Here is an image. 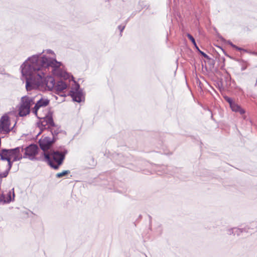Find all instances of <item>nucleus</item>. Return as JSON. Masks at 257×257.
I'll return each mask as SVG.
<instances>
[{"label": "nucleus", "mask_w": 257, "mask_h": 257, "mask_svg": "<svg viewBox=\"0 0 257 257\" xmlns=\"http://www.w3.org/2000/svg\"><path fill=\"white\" fill-rule=\"evenodd\" d=\"M230 45H231V46L232 47L235 48V49H237V50H241V48H238V47H237V46H236L235 45H233V44L232 43H230Z\"/></svg>", "instance_id": "6ab92c4d"}, {"label": "nucleus", "mask_w": 257, "mask_h": 257, "mask_svg": "<svg viewBox=\"0 0 257 257\" xmlns=\"http://www.w3.org/2000/svg\"><path fill=\"white\" fill-rule=\"evenodd\" d=\"M0 130L6 133H9L12 130L10 118L7 114H5L1 118Z\"/></svg>", "instance_id": "0eeeda50"}, {"label": "nucleus", "mask_w": 257, "mask_h": 257, "mask_svg": "<svg viewBox=\"0 0 257 257\" xmlns=\"http://www.w3.org/2000/svg\"><path fill=\"white\" fill-rule=\"evenodd\" d=\"M233 230L234 231V233H236L237 235H239L240 233L242 232L243 230L239 228H233Z\"/></svg>", "instance_id": "a211bd4d"}, {"label": "nucleus", "mask_w": 257, "mask_h": 257, "mask_svg": "<svg viewBox=\"0 0 257 257\" xmlns=\"http://www.w3.org/2000/svg\"><path fill=\"white\" fill-rule=\"evenodd\" d=\"M38 147L36 145H31L25 149L24 158L33 159L37 154Z\"/></svg>", "instance_id": "6e6552de"}, {"label": "nucleus", "mask_w": 257, "mask_h": 257, "mask_svg": "<svg viewBox=\"0 0 257 257\" xmlns=\"http://www.w3.org/2000/svg\"><path fill=\"white\" fill-rule=\"evenodd\" d=\"M61 64L55 60L49 61L46 58H41L40 59L34 58L32 59L31 64H26L22 69V73L26 72V70L33 69V71H31L29 75L30 76H35L37 74L38 81L37 83H40L42 82V78L44 76V69L48 66H51L53 68H58Z\"/></svg>", "instance_id": "f03ea898"}, {"label": "nucleus", "mask_w": 257, "mask_h": 257, "mask_svg": "<svg viewBox=\"0 0 257 257\" xmlns=\"http://www.w3.org/2000/svg\"><path fill=\"white\" fill-rule=\"evenodd\" d=\"M200 53H201L202 54V55L203 56H204L205 57L208 58V56H207L206 54H205L204 53H203V52H201V51H200Z\"/></svg>", "instance_id": "412c9836"}, {"label": "nucleus", "mask_w": 257, "mask_h": 257, "mask_svg": "<svg viewBox=\"0 0 257 257\" xmlns=\"http://www.w3.org/2000/svg\"><path fill=\"white\" fill-rule=\"evenodd\" d=\"M31 71H33V69H28L26 70V72L23 73L24 75H26V76H29V78L32 80L34 79L35 83L40 85L42 83H43L44 81L45 84H46V86L48 87L49 89H53L55 86V83L54 79L52 76H48L45 77V79L43 80V78H44L45 76L42 78V82L39 83H37V81H38V77L37 76V74H35V76H30L29 74L30 73Z\"/></svg>", "instance_id": "39448f33"}, {"label": "nucleus", "mask_w": 257, "mask_h": 257, "mask_svg": "<svg viewBox=\"0 0 257 257\" xmlns=\"http://www.w3.org/2000/svg\"><path fill=\"white\" fill-rule=\"evenodd\" d=\"M231 84V78L230 74L226 72L223 76V78L221 79L219 83H218V86L220 88L228 89Z\"/></svg>", "instance_id": "1a4fd4ad"}, {"label": "nucleus", "mask_w": 257, "mask_h": 257, "mask_svg": "<svg viewBox=\"0 0 257 257\" xmlns=\"http://www.w3.org/2000/svg\"><path fill=\"white\" fill-rule=\"evenodd\" d=\"M34 104L32 98L24 96L22 98L21 103L19 109V114L21 116H25L30 112L31 106Z\"/></svg>", "instance_id": "20e7f679"}, {"label": "nucleus", "mask_w": 257, "mask_h": 257, "mask_svg": "<svg viewBox=\"0 0 257 257\" xmlns=\"http://www.w3.org/2000/svg\"><path fill=\"white\" fill-rule=\"evenodd\" d=\"M49 103V100L47 99L41 98L40 99L37 103L35 104V106L33 109V112L35 113L36 115H38V113H39V109L42 107H45L48 105Z\"/></svg>", "instance_id": "9b49d317"}, {"label": "nucleus", "mask_w": 257, "mask_h": 257, "mask_svg": "<svg viewBox=\"0 0 257 257\" xmlns=\"http://www.w3.org/2000/svg\"><path fill=\"white\" fill-rule=\"evenodd\" d=\"M23 149L17 147L13 149H3L0 152V177H6L12 168L13 162L22 158L20 154Z\"/></svg>", "instance_id": "f257e3e1"}, {"label": "nucleus", "mask_w": 257, "mask_h": 257, "mask_svg": "<svg viewBox=\"0 0 257 257\" xmlns=\"http://www.w3.org/2000/svg\"><path fill=\"white\" fill-rule=\"evenodd\" d=\"M217 35L218 36V37L221 38V39H223L221 36H220L218 34Z\"/></svg>", "instance_id": "4be33fe9"}, {"label": "nucleus", "mask_w": 257, "mask_h": 257, "mask_svg": "<svg viewBox=\"0 0 257 257\" xmlns=\"http://www.w3.org/2000/svg\"><path fill=\"white\" fill-rule=\"evenodd\" d=\"M71 93L73 100L78 102H80L81 101L82 95L80 92L77 91H71Z\"/></svg>", "instance_id": "ddd939ff"}, {"label": "nucleus", "mask_w": 257, "mask_h": 257, "mask_svg": "<svg viewBox=\"0 0 257 257\" xmlns=\"http://www.w3.org/2000/svg\"><path fill=\"white\" fill-rule=\"evenodd\" d=\"M40 120L38 122L37 125L39 129L42 132L44 130L46 129L47 127H49L50 125L53 123V120L52 118L47 116V114L42 115L40 113H38L36 115Z\"/></svg>", "instance_id": "423d86ee"}, {"label": "nucleus", "mask_w": 257, "mask_h": 257, "mask_svg": "<svg viewBox=\"0 0 257 257\" xmlns=\"http://www.w3.org/2000/svg\"><path fill=\"white\" fill-rule=\"evenodd\" d=\"M45 158L49 165L54 169H58L65 159V153L53 152L50 154L45 153Z\"/></svg>", "instance_id": "7ed1b4c3"}, {"label": "nucleus", "mask_w": 257, "mask_h": 257, "mask_svg": "<svg viewBox=\"0 0 257 257\" xmlns=\"http://www.w3.org/2000/svg\"><path fill=\"white\" fill-rule=\"evenodd\" d=\"M230 107L233 111L239 112L240 114L245 113V110L235 102H234Z\"/></svg>", "instance_id": "f8f14e48"}, {"label": "nucleus", "mask_w": 257, "mask_h": 257, "mask_svg": "<svg viewBox=\"0 0 257 257\" xmlns=\"http://www.w3.org/2000/svg\"><path fill=\"white\" fill-rule=\"evenodd\" d=\"M187 37L189 39V40L192 42V43L193 44V45L195 46V47L199 50L197 45H196V43L195 42V40L194 39V38L193 37V36L189 34H187Z\"/></svg>", "instance_id": "dca6fc26"}, {"label": "nucleus", "mask_w": 257, "mask_h": 257, "mask_svg": "<svg viewBox=\"0 0 257 257\" xmlns=\"http://www.w3.org/2000/svg\"><path fill=\"white\" fill-rule=\"evenodd\" d=\"M0 201H4V202H6V200L5 199V198H4V197H3V195H0Z\"/></svg>", "instance_id": "aec40b11"}, {"label": "nucleus", "mask_w": 257, "mask_h": 257, "mask_svg": "<svg viewBox=\"0 0 257 257\" xmlns=\"http://www.w3.org/2000/svg\"><path fill=\"white\" fill-rule=\"evenodd\" d=\"M39 145L41 148L44 151L48 150L51 146L53 142L50 138L42 137L39 140Z\"/></svg>", "instance_id": "9d476101"}, {"label": "nucleus", "mask_w": 257, "mask_h": 257, "mask_svg": "<svg viewBox=\"0 0 257 257\" xmlns=\"http://www.w3.org/2000/svg\"><path fill=\"white\" fill-rule=\"evenodd\" d=\"M223 97L225 100L229 104L230 106H231V105L233 104V103L234 102L230 97L227 96H224Z\"/></svg>", "instance_id": "f3484780"}, {"label": "nucleus", "mask_w": 257, "mask_h": 257, "mask_svg": "<svg viewBox=\"0 0 257 257\" xmlns=\"http://www.w3.org/2000/svg\"><path fill=\"white\" fill-rule=\"evenodd\" d=\"M69 173H70V171L69 170H65V171H63L62 172L57 173L56 176L57 178H61L63 176H65L67 175L68 174H69Z\"/></svg>", "instance_id": "2eb2a0df"}, {"label": "nucleus", "mask_w": 257, "mask_h": 257, "mask_svg": "<svg viewBox=\"0 0 257 257\" xmlns=\"http://www.w3.org/2000/svg\"><path fill=\"white\" fill-rule=\"evenodd\" d=\"M55 87L57 91H62L67 88V85L63 82H59Z\"/></svg>", "instance_id": "4468645a"}]
</instances>
